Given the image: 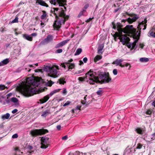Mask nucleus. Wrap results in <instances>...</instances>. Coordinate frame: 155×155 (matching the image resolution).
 I'll return each instance as SVG.
<instances>
[{"instance_id":"nucleus-33","label":"nucleus","mask_w":155,"mask_h":155,"mask_svg":"<svg viewBox=\"0 0 155 155\" xmlns=\"http://www.w3.org/2000/svg\"><path fill=\"white\" fill-rule=\"evenodd\" d=\"M6 88L5 86L4 85H0V90H2L5 89Z\"/></svg>"},{"instance_id":"nucleus-62","label":"nucleus","mask_w":155,"mask_h":155,"mask_svg":"<svg viewBox=\"0 0 155 155\" xmlns=\"http://www.w3.org/2000/svg\"><path fill=\"white\" fill-rule=\"evenodd\" d=\"M120 8H117L114 10V12L116 13L117 12Z\"/></svg>"},{"instance_id":"nucleus-48","label":"nucleus","mask_w":155,"mask_h":155,"mask_svg":"<svg viewBox=\"0 0 155 155\" xmlns=\"http://www.w3.org/2000/svg\"><path fill=\"white\" fill-rule=\"evenodd\" d=\"M89 6V5L88 4H86L84 7V8L85 9H87Z\"/></svg>"},{"instance_id":"nucleus-36","label":"nucleus","mask_w":155,"mask_h":155,"mask_svg":"<svg viewBox=\"0 0 155 155\" xmlns=\"http://www.w3.org/2000/svg\"><path fill=\"white\" fill-rule=\"evenodd\" d=\"M18 22V17H16L12 22V23H17Z\"/></svg>"},{"instance_id":"nucleus-27","label":"nucleus","mask_w":155,"mask_h":155,"mask_svg":"<svg viewBox=\"0 0 155 155\" xmlns=\"http://www.w3.org/2000/svg\"><path fill=\"white\" fill-rule=\"evenodd\" d=\"M42 12L43 14V15L41 16V18L42 19H44L46 18V16H47V14L46 12L44 11H43Z\"/></svg>"},{"instance_id":"nucleus-28","label":"nucleus","mask_w":155,"mask_h":155,"mask_svg":"<svg viewBox=\"0 0 155 155\" xmlns=\"http://www.w3.org/2000/svg\"><path fill=\"white\" fill-rule=\"evenodd\" d=\"M49 114V111L48 110H46L43 112L41 116L43 117H45Z\"/></svg>"},{"instance_id":"nucleus-52","label":"nucleus","mask_w":155,"mask_h":155,"mask_svg":"<svg viewBox=\"0 0 155 155\" xmlns=\"http://www.w3.org/2000/svg\"><path fill=\"white\" fill-rule=\"evenodd\" d=\"M81 108V106H78L76 107V108L75 109V110H80Z\"/></svg>"},{"instance_id":"nucleus-32","label":"nucleus","mask_w":155,"mask_h":155,"mask_svg":"<svg viewBox=\"0 0 155 155\" xmlns=\"http://www.w3.org/2000/svg\"><path fill=\"white\" fill-rule=\"evenodd\" d=\"M122 15L123 16L126 17V15H128L130 16V17H132V14H129L127 12H126L125 13H123Z\"/></svg>"},{"instance_id":"nucleus-41","label":"nucleus","mask_w":155,"mask_h":155,"mask_svg":"<svg viewBox=\"0 0 155 155\" xmlns=\"http://www.w3.org/2000/svg\"><path fill=\"white\" fill-rule=\"evenodd\" d=\"M71 103V102L69 101H68L66 103L63 105L64 106H65L69 105Z\"/></svg>"},{"instance_id":"nucleus-3","label":"nucleus","mask_w":155,"mask_h":155,"mask_svg":"<svg viewBox=\"0 0 155 155\" xmlns=\"http://www.w3.org/2000/svg\"><path fill=\"white\" fill-rule=\"evenodd\" d=\"M85 78L87 81L90 84H93L95 82L101 84L108 83L111 80V78L109 76L108 73H103L99 75L98 76H95L94 75L93 71L91 70L85 74Z\"/></svg>"},{"instance_id":"nucleus-40","label":"nucleus","mask_w":155,"mask_h":155,"mask_svg":"<svg viewBox=\"0 0 155 155\" xmlns=\"http://www.w3.org/2000/svg\"><path fill=\"white\" fill-rule=\"evenodd\" d=\"M18 137V135L17 134H13L12 137L13 138H17Z\"/></svg>"},{"instance_id":"nucleus-25","label":"nucleus","mask_w":155,"mask_h":155,"mask_svg":"<svg viewBox=\"0 0 155 155\" xmlns=\"http://www.w3.org/2000/svg\"><path fill=\"white\" fill-rule=\"evenodd\" d=\"M15 155H20V154L22 153V152H20L18 147L15 148Z\"/></svg>"},{"instance_id":"nucleus-17","label":"nucleus","mask_w":155,"mask_h":155,"mask_svg":"<svg viewBox=\"0 0 155 155\" xmlns=\"http://www.w3.org/2000/svg\"><path fill=\"white\" fill-rule=\"evenodd\" d=\"M9 61L8 58L5 59L0 62V66L4 65L8 63Z\"/></svg>"},{"instance_id":"nucleus-47","label":"nucleus","mask_w":155,"mask_h":155,"mask_svg":"<svg viewBox=\"0 0 155 155\" xmlns=\"http://www.w3.org/2000/svg\"><path fill=\"white\" fill-rule=\"evenodd\" d=\"M87 58L86 57L84 58L83 59V61L85 63H86L87 62Z\"/></svg>"},{"instance_id":"nucleus-46","label":"nucleus","mask_w":155,"mask_h":155,"mask_svg":"<svg viewBox=\"0 0 155 155\" xmlns=\"http://www.w3.org/2000/svg\"><path fill=\"white\" fill-rule=\"evenodd\" d=\"M4 98V97L0 93V102H2V99Z\"/></svg>"},{"instance_id":"nucleus-24","label":"nucleus","mask_w":155,"mask_h":155,"mask_svg":"<svg viewBox=\"0 0 155 155\" xmlns=\"http://www.w3.org/2000/svg\"><path fill=\"white\" fill-rule=\"evenodd\" d=\"M65 79L64 78H60L58 80V83H59L60 84H64L66 83L65 81H64Z\"/></svg>"},{"instance_id":"nucleus-15","label":"nucleus","mask_w":155,"mask_h":155,"mask_svg":"<svg viewBox=\"0 0 155 155\" xmlns=\"http://www.w3.org/2000/svg\"><path fill=\"white\" fill-rule=\"evenodd\" d=\"M65 65L68 67V71H71L75 67V65L74 63H72L68 64H65Z\"/></svg>"},{"instance_id":"nucleus-9","label":"nucleus","mask_w":155,"mask_h":155,"mask_svg":"<svg viewBox=\"0 0 155 155\" xmlns=\"http://www.w3.org/2000/svg\"><path fill=\"white\" fill-rule=\"evenodd\" d=\"M124 61V59L122 58H118L114 61L112 64H115L116 66H119L122 68L124 67V65H122V62Z\"/></svg>"},{"instance_id":"nucleus-37","label":"nucleus","mask_w":155,"mask_h":155,"mask_svg":"<svg viewBox=\"0 0 155 155\" xmlns=\"http://www.w3.org/2000/svg\"><path fill=\"white\" fill-rule=\"evenodd\" d=\"M102 93V91L101 90H98L97 92V94L98 95H100Z\"/></svg>"},{"instance_id":"nucleus-18","label":"nucleus","mask_w":155,"mask_h":155,"mask_svg":"<svg viewBox=\"0 0 155 155\" xmlns=\"http://www.w3.org/2000/svg\"><path fill=\"white\" fill-rule=\"evenodd\" d=\"M153 28H152L149 31L148 35L149 37L155 38V32L153 31Z\"/></svg>"},{"instance_id":"nucleus-34","label":"nucleus","mask_w":155,"mask_h":155,"mask_svg":"<svg viewBox=\"0 0 155 155\" xmlns=\"http://www.w3.org/2000/svg\"><path fill=\"white\" fill-rule=\"evenodd\" d=\"M63 51L62 49H59L57 50L55 52L56 53H60L62 52Z\"/></svg>"},{"instance_id":"nucleus-7","label":"nucleus","mask_w":155,"mask_h":155,"mask_svg":"<svg viewBox=\"0 0 155 155\" xmlns=\"http://www.w3.org/2000/svg\"><path fill=\"white\" fill-rule=\"evenodd\" d=\"M49 138L46 137H42L41 140V147L43 149H45L48 147Z\"/></svg>"},{"instance_id":"nucleus-1","label":"nucleus","mask_w":155,"mask_h":155,"mask_svg":"<svg viewBox=\"0 0 155 155\" xmlns=\"http://www.w3.org/2000/svg\"><path fill=\"white\" fill-rule=\"evenodd\" d=\"M147 20L145 19L144 21H143L142 22L139 23L137 26L138 30L133 28L132 25H128L126 26L125 28L123 29L121 28L122 26L119 22L117 24V29L118 31V33L117 34V36L119 37L120 41L122 42L123 44L129 42L130 41L129 38L125 34L122 35V33L125 34H127L130 35L134 38L136 39L133 43H128L127 46L129 48L134 49L138 41V39L139 38L140 34V30L143 27V29L145 30L147 27Z\"/></svg>"},{"instance_id":"nucleus-8","label":"nucleus","mask_w":155,"mask_h":155,"mask_svg":"<svg viewBox=\"0 0 155 155\" xmlns=\"http://www.w3.org/2000/svg\"><path fill=\"white\" fill-rule=\"evenodd\" d=\"M26 82L27 83L30 85L33 84L34 82H36V83H35L34 84L37 87L40 84V81L39 80L33 79L31 78H27L26 79Z\"/></svg>"},{"instance_id":"nucleus-63","label":"nucleus","mask_w":155,"mask_h":155,"mask_svg":"<svg viewBox=\"0 0 155 155\" xmlns=\"http://www.w3.org/2000/svg\"><path fill=\"white\" fill-rule=\"evenodd\" d=\"M79 62H80V63H79V64L80 65H81L82 64H83V62L81 60H80L79 61Z\"/></svg>"},{"instance_id":"nucleus-53","label":"nucleus","mask_w":155,"mask_h":155,"mask_svg":"<svg viewBox=\"0 0 155 155\" xmlns=\"http://www.w3.org/2000/svg\"><path fill=\"white\" fill-rule=\"evenodd\" d=\"M80 153L79 151H77L75 153L74 155H80Z\"/></svg>"},{"instance_id":"nucleus-58","label":"nucleus","mask_w":155,"mask_h":155,"mask_svg":"<svg viewBox=\"0 0 155 155\" xmlns=\"http://www.w3.org/2000/svg\"><path fill=\"white\" fill-rule=\"evenodd\" d=\"M123 65H124V67H127L128 66L130 65V64L128 63H124V64Z\"/></svg>"},{"instance_id":"nucleus-22","label":"nucleus","mask_w":155,"mask_h":155,"mask_svg":"<svg viewBox=\"0 0 155 155\" xmlns=\"http://www.w3.org/2000/svg\"><path fill=\"white\" fill-rule=\"evenodd\" d=\"M61 89H58L56 90H54L52 91H51L50 93L49 94V95L50 96H51L53 95L54 94L60 91Z\"/></svg>"},{"instance_id":"nucleus-12","label":"nucleus","mask_w":155,"mask_h":155,"mask_svg":"<svg viewBox=\"0 0 155 155\" xmlns=\"http://www.w3.org/2000/svg\"><path fill=\"white\" fill-rule=\"evenodd\" d=\"M53 40V37L50 35H49L43 41V43H48Z\"/></svg>"},{"instance_id":"nucleus-43","label":"nucleus","mask_w":155,"mask_h":155,"mask_svg":"<svg viewBox=\"0 0 155 155\" xmlns=\"http://www.w3.org/2000/svg\"><path fill=\"white\" fill-rule=\"evenodd\" d=\"M152 111L150 110H148L146 113V114L148 115H150Z\"/></svg>"},{"instance_id":"nucleus-51","label":"nucleus","mask_w":155,"mask_h":155,"mask_svg":"<svg viewBox=\"0 0 155 155\" xmlns=\"http://www.w3.org/2000/svg\"><path fill=\"white\" fill-rule=\"evenodd\" d=\"M27 148L29 150H31L33 148V147L31 145H28V146Z\"/></svg>"},{"instance_id":"nucleus-11","label":"nucleus","mask_w":155,"mask_h":155,"mask_svg":"<svg viewBox=\"0 0 155 155\" xmlns=\"http://www.w3.org/2000/svg\"><path fill=\"white\" fill-rule=\"evenodd\" d=\"M69 41V40H64L62 42H61L57 44L55 46V48H58L62 47L63 46L65 45Z\"/></svg>"},{"instance_id":"nucleus-26","label":"nucleus","mask_w":155,"mask_h":155,"mask_svg":"<svg viewBox=\"0 0 155 155\" xmlns=\"http://www.w3.org/2000/svg\"><path fill=\"white\" fill-rule=\"evenodd\" d=\"M82 51V49L81 48H78L77 50L75 53L74 54L75 55H78Z\"/></svg>"},{"instance_id":"nucleus-30","label":"nucleus","mask_w":155,"mask_h":155,"mask_svg":"<svg viewBox=\"0 0 155 155\" xmlns=\"http://www.w3.org/2000/svg\"><path fill=\"white\" fill-rule=\"evenodd\" d=\"M85 12H86L85 10L83 9L82 11H81L80 12V13H79V14L78 15V17H81V16L82 15H84V14Z\"/></svg>"},{"instance_id":"nucleus-13","label":"nucleus","mask_w":155,"mask_h":155,"mask_svg":"<svg viewBox=\"0 0 155 155\" xmlns=\"http://www.w3.org/2000/svg\"><path fill=\"white\" fill-rule=\"evenodd\" d=\"M104 47V45L103 44L100 45L97 48V53L102 54L103 51H102Z\"/></svg>"},{"instance_id":"nucleus-64","label":"nucleus","mask_w":155,"mask_h":155,"mask_svg":"<svg viewBox=\"0 0 155 155\" xmlns=\"http://www.w3.org/2000/svg\"><path fill=\"white\" fill-rule=\"evenodd\" d=\"M152 105L155 107V100L152 103Z\"/></svg>"},{"instance_id":"nucleus-29","label":"nucleus","mask_w":155,"mask_h":155,"mask_svg":"<svg viewBox=\"0 0 155 155\" xmlns=\"http://www.w3.org/2000/svg\"><path fill=\"white\" fill-rule=\"evenodd\" d=\"M149 60L148 58H142L140 59V61L142 62H147L149 61Z\"/></svg>"},{"instance_id":"nucleus-2","label":"nucleus","mask_w":155,"mask_h":155,"mask_svg":"<svg viewBox=\"0 0 155 155\" xmlns=\"http://www.w3.org/2000/svg\"><path fill=\"white\" fill-rule=\"evenodd\" d=\"M62 1V0H50L51 4L59 6L58 8H53L54 14L56 15L55 17L57 18V20L54 21L53 26L57 29H59L62 24H64L65 21L69 18V16L66 15L64 13V12L66 10V7L61 3Z\"/></svg>"},{"instance_id":"nucleus-20","label":"nucleus","mask_w":155,"mask_h":155,"mask_svg":"<svg viewBox=\"0 0 155 155\" xmlns=\"http://www.w3.org/2000/svg\"><path fill=\"white\" fill-rule=\"evenodd\" d=\"M10 114L8 113H7L5 114L2 115V118L3 120H5L6 119H8V118H9V117H10Z\"/></svg>"},{"instance_id":"nucleus-38","label":"nucleus","mask_w":155,"mask_h":155,"mask_svg":"<svg viewBox=\"0 0 155 155\" xmlns=\"http://www.w3.org/2000/svg\"><path fill=\"white\" fill-rule=\"evenodd\" d=\"M113 73L114 75H116L117 74V69H114L113 71Z\"/></svg>"},{"instance_id":"nucleus-45","label":"nucleus","mask_w":155,"mask_h":155,"mask_svg":"<svg viewBox=\"0 0 155 155\" xmlns=\"http://www.w3.org/2000/svg\"><path fill=\"white\" fill-rule=\"evenodd\" d=\"M54 83V82H52V81H50L48 82V86H51L52 84H53Z\"/></svg>"},{"instance_id":"nucleus-6","label":"nucleus","mask_w":155,"mask_h":155,"mask_svg":"<svg viewBox=\"0 0 155 155\" xmlns=\"http://www.w3.org/2000/svg\"><path fill=\"white\" fill-rule=\"evenodd\" d=\"M58 66L55 67H52L49 70V71L48 74L49 76L53 78L58 77L60 74L59 71H58L59 68Z\"/></svg>"},{"instance_id":"nucleus-55","label":"nucleus","mask_w":155,"mask_h":155,"mask_svg":"<svg viewBox=\"0 0 155 155\" xmlns=\"http://www.w3.org/2000/svg\"><path fill=\"white\" fill-rule=\"evenodd\" d=\"M78 79L79 80L81 81H83L84 80V79L82 77H79Z\"/></svg>"},{"instance_id":"nucleus-21","label":"nucleus","mask_w":155,"mask_h":155,"mask_svg":"<svg viewBox=\"0 0 155 155\" xmlns=\"http://www.w3.org/2000/svg\"><path fill=\"white\" fill-rule=\"evenodd\" d=\"M102 58V56L100 55H97L96 56L94 59V61L95 62H96L97 61L101 60Z\"/></svg>"},{"instance_id":"nucleus-31","label":"nucleus","mask_w":155,"mask_h":155,"mask_svg":"<svg viewBox=\"0 0 155 155\" xmlns=\"http://www.w3.org/2000/svg\"><path fill=\"white\" fill-rule=\"evenodd\" d=\"M11 101L14 103H16L18 101V99L15 97H13L11 98Z\"/></svg>"},{"instance_id":"nucleus-39","label":"nucleus","mask_w":155,"mask_h":155,"mask_svg":"<svg viewBox=\"0 0 155 155\" xmlns=\"http://www.w3.org/2000/svg\"><path fill=\"white\" fill-rule=\"evenodd\" d=\"M83 71V70H80L78 71H76L75 73V74H80V73H81Z\"/></svg>"},{"instance_id":"nucleus-42","label":"nucleus","mask_w":155,"mask_h":155,"mask_svg":"<svg viewBox=\"0 0 155 155\" xmlns=\"http://www.w3.org/2000/svg\"><path fill=\"white\" fill-rule=\"evenodd\" d=\"M86 100H82L81 101V103L83 104H86V105H88V104L87 103H86Z\"/></svg>"},{"instance_id":"nucleus-49","label":"nucleus","mask_w":155,"mask_h":155,"mask_svg":"<svg viewBox=\"0 0 155 155\" xmlns=\"http://www.w3.org/2000/svg\"><path fill=\"white\" fill-rule=\"evenodd\" d=\"M18 111V110L17 109H15L14 110H13L12 111V113L13 114H14L15 113H16Z\"/></svg>"},{"instance_id":"nucleus-44","label":"nucleus","mask_w":155,"mask_h":155,"mask_svg":"<svg viewBox=\"0 0 155 155\" xmlns=\"http://www.w3.org/2000/svg\"><path fill=\"white\" fill-rule=\"evenodd\" d=\"M67 91L66 88H64L63 91L62 93L63 94H66L67 93Z\"/></svg>"},{"instance_id":"nucleus-59","label":"nucleus","mask_w":155,"mask_h":155,"mask_svg":"<svg viewBox=\"0 0 155 155\" xmlns=\"http://www.w3.org/2000/svg\"><path fill=\"white\" fill-rule=\"evenodd\" d=\"M37 35V34L36 33H33L31 34V35L32 36H35Z\"/></svg>"},{"instance_id":"nucleus-60","label":"nucleus","mask_w":155,"mask_h":155,"mask_svg":"<svg viewBox=\"0 0 155 155\" xmlns=\"http://www.w3.org/2000/svg\"><path fill=\"white\" fill-rule=\"evenodd\" d=\"M140 46L141 48H143L144 46V45L142 44H140Z\"/></svg>"},{"instance_id":"nucleus-54","label":"nucleus","mask_w":155,"mask_h":155,"mask_svg":"<svg viewBox=\"0 0 155 155\" xmlns=\"http://www.w3.org/2000/svg\"><path fill=\"white\" fill-rule=\"evenodd\" d=\"M61 126L60 125H58L57 126V129L58 130H60V129H61Z\"/></svg>"},{"instance_id":"nucleus-57","label":"nucleus","mask_w":155,"mask_h":155,"mask_svg":"<svg viewBox=\"0 0 155 155\" xmlns=\"http://www.w3.org/2000/svg\"><path fill=\"white\" fill-rule=\"evenodd\" d=\"M61 2H62L61 3L62 4H63V5H64V6H65V5H66V4H64V3H65V2H66V1L65 0H62V1Z\"/></svg>"},{"instance_id":"nucleus-10","label":"nucleus","mask_w":155,"mask_h":155,"mask_svg":"<svg viewBox=\"0 0 155 155\" xmlns=\"http://www.w3.org/2000/svg\"><path fill=\"white\" fill-rule=\"evenodd\" d=\"M132 18H128L127 19V22L130 24L132 23L133 22L137 20L138 19L139 17L138 16L136 15H134L133 16L132 15V16L131 17Z\"/></svg>"},{"instance_id":"nucleus-50","label":"nucleus","mask_w":155,"mask_h":155,"mask_svg":"<svg viewBox=\"0 0 155 155\" xmlns=\"http://www.w3.org/2000/svg\"><path fill=\"white\" fill-rule=\"evenodd\" d=\"M68 138V136L67 135L65 136L62 137L63 140H66Z\"/></svg>"},{"instance_id":"nucleus-16","label":"nucleus","mask_w":155,"mask_h":155,"mask_svg":"<svg viewBox=\"0 0 155 155\" xmlns=\"http://www.w3.org/2000/svg\"><path fill=\"white\" fill-rule=\"evenodd\" d=\"M49 98V95H48L45 96L43 98L40 100L41 103H43L46 102Z\"/></svg>"},{"instance_id":"nucleus-23","label":"nucleus","mask_w":155,"mask_h":155,"mask_svg":"<svg viewBox=\"0 0 155 155\" xmlns=\"http://www.w3.org/2000/svg\"><path fill=\"white\" fill-rule=\"evenodd\" d=\"M137 133L140 134H142L144 130L141 128H138L136 129Z\"/></svg>"},{"instance_id":"nucleus-61","label":"nucleus","mask_w":155,"mask_h":155,"mask_svg":"<svg viewBox=\"0 0 155 155\" xmlns=\"http://www.w3.org/2000/svg\"><path fill=\"white\" fill-rule=\"evenodd\" d=\"M41 27H42V28H43V27H44V26H45V24L44 23L41 22Z\"/></svg>"},{"instance_id":"nucleus-14","label":"nucleus","mask_w":155,"mask_h":155,"mask_svg":"<svg viewBox=\"0 0 155 155\" xmlns=\"http://www.w3.org/2000/svg\"><path fill=\"white\" fill-rule=\"evenodd\" d=\"M73 61V59L71 58L70 60H68L67 61L65 62L64 63H61V66L62 67H63L65 69L66 67L65 64H72L71 62H72Z\"/></svg>"},{"instance_id":"nucleus-19","label":"nucleus","mask_w":155,"mask_h":155,"mask_svg":"<svg viewBox=\"0 0 155 155\" xmlns=\"http://www.w3.org/2000/svg\"><path fill=\"white\" fill-rule=\"evenodd\" d=\"M23 37L24 38L30 41H32V37L28 35L24 34L23 35Z\"/></svg>"},{"instance_id":"nucleus-5","label":"nucleus","mask_w":155,"mask_h":155,"mask_svg":"<svg viewBox=\"0 0 155 155\" xmlns=\"http://www.w3.org/2000/svg\"><path fill=\"white\" fill-rule=\"evenodd\" d=\"M34 91V90L30 87H23L21 89L22 93L26 97H28L33 95Z\"/></svg>"},{"instance_id":"nucleus-56","label":"nucleus","mask_w":155,"mask_h":155,"mask_svg":"<svg viewBox=\"0 0 155 155\" xmlns=\"http://www.w3.org/2000/svg\"><path fill=\"white\" fill-rule=\"evenodd\" d=\"M29 67L30 68H35V67L34 66V64H31V65H28Z\"/></svg>"},{"instance_id":"nucleus-4","label":"nucleus","mask_w":155,"mask_h":155,"mask_svg":"<svg viewBox=\"0 0 155 155\" xmlns=\"http://www.w3.org/2000/svg\"><path fill=\"white\" fill-rule=\"evenodd\" d=\"M48 132V130L44 129H35L31 130L30 131V134L33 137H35L38 135H42Z\"/></svg>"},{"instance_id":"nucleus-35","label":"nucleus","mask_w":155,"mask_h":155,"mask_svg":"<svg viewBox=\"0 0 155 155\" xmlns=\"http://www.w3.org/2000/svg\"><path fill=\"white\" fill-rule=\"evenodd\" d=\"M142 146H143V145L142 144H141L140 143H139L137 145V148L138 149H140L142 148Z\"/></svg>"}]
</instances>
